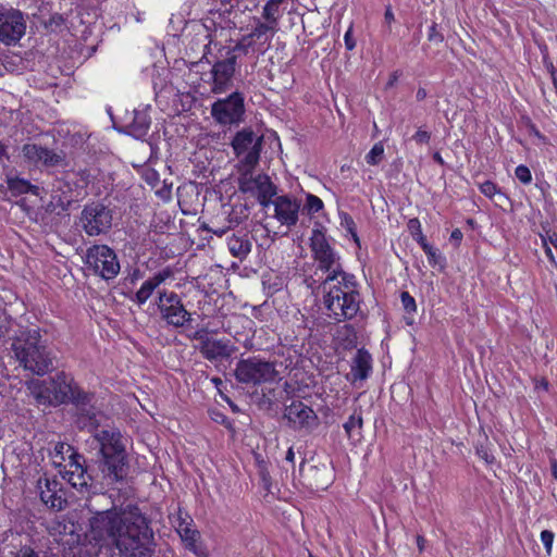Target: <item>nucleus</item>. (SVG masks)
Returning <instances> with one entry per match:
<instances>
[{"label":"nucleus","instance_id":"7","mask_svg":"<svg viewBox=\"0 0 557 557\" xmlns=\"http://www.w3.org/2000/svg\"><path fill=\"white\" fill-rule=\"evenodd\" d=\"M311 248L320 269L329 273L325 278L337 277L341 280L342 275H346L341 269L335 252L326 243L324 234L319 230H314L312 233Z\"/></svg>","mask_w":557,"mask_h":557},{"label":"nucleus","instance_id":"59","mask_svg":"<svg viewBox=\"0 0 557 557\" xmlns=\"http://www.w3.org/2000/svg\"><path fill=\"white\" fill-rule=\"evenodd\" d=\"M434 159H435L436 161H438L440 163H442V162H443V160H442V158H441V156H440L438 153H436V154L434 156Z\"/></svg>","mask_w":557,"mask_h":557},{"label":"nucleus","instance_id":"57","mask_svg":"<svg viewBox=\"0 0 557 557\" xmlns=\"http://www.w3.org/2000/svg\"><path fill=\"white\" fill-rule=\"evenodd\" d=\"M546 255L548 256L549 259L554 258L550 248L546 249Z\"/></svg>","mask_w":557,"mask_h":557},{"label":"nucleus","instance_id":"56","mask_svg":"<svg viewBox=\"0 0 557 557\" xmlns=\"http://www.w3.org/2000/svg\"><path fill=\"white\" fill-rule=\"evenodd\" d=\"M482 457L486 460V462H492V459H490L486 453L482 454Z\"/></svg>","mask_w":557,"mask_h":557},{"label":"nucleus","instance_id":"17","mask_svg":"<svg viewBox=\"0 0 557 557\" xmlns=\"http://www.w3.org/2000/svg\"><path fill=\"white\" fill-rule=\"evenodd\" d=\"M285 416L296 429H312L318 423L315 412L301 401L287 407Z\"/></svg>","mask_w":557,"mask_h":557},{"label":"nucleus","instance_id":"37","mask_svg":"<svg viewBox=\"0 0 557 557\" xmlns=\"http://www.w3.org/2000/svg\"><path fill=\"white\" fill-rule=\"evenodd\" d=\"M306 208L309 213H315L323 209V201L315 195L308 194L306 198Z\"/></svg>","mask_w":557,"mask_h":557},{"label":"nucleus","instance_id":"31","mask_svg":"<svg viewBox=\"0 0 557 557\" xmlns=\"http://www.w3.org/2000/svg\"><path fill=\"white\" fill-rule=\"evenodd\" d=\"M8 184L9 188L15 194L33 193L37 195L38 191V187L32 185L29 182L23 178H10Z\"/></svg>","mask_w":557,"mask_h":557},{"label":"nucleus","instance_id":"10","mask_svg":"<svg viewBox=\"0 0 557 557\" xmlns=\"http://www.w3.org/2000/svg\"><path fill=\"white\" fill-rule=\"evenodd\" d=\"M245 113L244 97L239 92H233L224 99L212 104L211 115L221 125L237 124Z\"/></svg>","mask_w":557,"mask_h":557},{"label":"nucleus","instance_id":"14","mask_svg":"<svg viewBox=\"0 0 557 557\" xmlns=\"http://www.w3.org/2000/svg\"><path fill=\"white\" fill-rule=\"evenodd\" d=\"M196 339L200 341L199 351L209 361L218 364L226 361L235 351L228 339H218L197 332Z\"/></svg>","mask_w":557,"mask_h":557},{"label":"nucleus","instance_id":"52","mask_svg":"<svg viewBox=\"0 0 557 557\" xmlns=\"http://www.w3.org/2000/svg\"><path fill=\"white\" fill-rule=\"evenodd\" d=\"M425 97V91L423 89L418 90L417 98L423 99Z\"/></svg>","mask_w":557,"mask_h":557},{"label":"nucleus","instance_id":"40","mask_svg":"<svg viewBox=\"0 0 557 557\" xmlns=\"http://www.w3.org/2000/svg\"><path fill=\"white\" fill-rule=\"evenodd\" d=\"M555 540V534L549 530H544L541 532V542L543 543L547 556H550L553 550V544Z\"/></svg>","mask_w":557,"mask_h":557},{"label":"nucleus","instance_id":"34","mask_svg":"<svg viewBox=\"0 0 557 557\" xmlns=\"http://www.w3.org/2000/svg\"><path fill=\"white\" fill-rule=\"evenodd\" d=\"M424 252L428 257V261L432 267H445V258L431 245H424Z\"/></svg>","mask_w":557,"mask_h":557},{"label":"nucleus","instance_id":"6","mask_svg":"<svg viewBox=\"0 0 557 557\" xmlns=\"http://www.w3.org/2000/svg\"><path fill=\"white\" fill-rule=\"evenodd\" d=\"M86 264L104 280L115 277L120 263L114 251L106 245H96L86 252Z\"/></svg>","mask_w":557,"mask_h":557},{"label":"nucleus","instance_id":"36","mask_svg":"<svg viewBox=\"0 0 557 557\" xmlns=\"http://www.w3.org/2000/svg\"><path fill=\"white\" fill-rule=\"evenodd\" d=\"M479 188L484 196L491 199H493L495 196H504L497 185L491 181H486L480 184Z\"/></svg>","mask_w":557,"mask_h":557},{"label":"nucleus","instance_id":"47","mask_svg":"<svg viewBox=\"0 0 557 557\" xmlns=\"http://www.w3.org/2000/svg\"><path fill=\"white\" fill-rule=\"evenodd\" d=\"M450 239L459 243L462 239V233L460 230L456 228L450 234Z\"/></svg>","mask_w":557,"mask_h":557},{"label":"nucleus","instance_id":"46","mask_svg":"<svg viewBox=\"0 0 557 557\" xmlns=\"http://www.w3.org/2000/svg\"><path fill=\"white\" fill-rule=\"evenodd\" d=\"M384 20L387 25H391L395 21V16L391 8L385 10Z\"/></svg>","mask_w":557,"mask_h":557},{"label":"nucleus","instance_id":"16","mask_svg":"<svg viewBox=\"0 0 557 557\" xmlns=\"http://www.w3.org/2000/svg\"><path fill=\"white\" fill-rule=\"evenodd\" d=\"M159 308L163 319L171 325L183 326L190 320V313L184 308L174 293H163L159 297Z\"/></svg>","mask_w":557,"mask_h":557},{"label":"nucleus","instance_id":"2","mask_svg":"<svg viewBox=\"0 0 557 557\" xmlns=\"http://www.w3.org/2000/svg\"><path fill=\"white\" fill-rule=\"evenodd\" d=\"M323 289V304L330 318L341 322L352 319L357 314L360 298L352 276L342 275L341 280L325 278Z\"/></svg>","mask_w":557,"mask_h":557},{"label":"nucleus","instance_id":"18","mask_svg":"<svg viewBox=\"0 0 557 557\" xmlns=\"http://www.w3.org/2000/svg\"><path fill=\"white\" fill-rule=\"evenodd\" d=\"M235 71V58L232 57L227 60L216 62L212 69L213 74V91L223 92L234 74Z\"/></svg>","mask_w":557,"mask_h":557},{"label":"nucleus","instance_id":"43","mask_svg":"<svg viewBox=\"0 0 557 557\" xmlns=\"http://www.w3.org/2000/svg\"><path fill=\"white\" fill-rule=\"evenodd\" d=\"M351 34H352V29H351V27H349V29L345 33V36H344L345 45L348 50H352L356 46V44L351 37Z\"/></svg>","mask_w":557,"mask_h":557},{"label":"nucleus","instance_id":"4","mask_svg":"<svg viewBox=\"0 0 557 557\" xmlns=\"http://www.w3.org/2000/svg\"><path fill=\"white\" fill-rule=\"evenodd\" d=\"M277 375L274 363L257 357L240 360L235 369L236 379L245 384L273 382Z\"/></svg>","mask_w":557,"mask_h":557},{"label":"nucleus","instance_id":"60","mask_svg":"<svg viewBox=\"0 0 557 557\" xmlns=\"http://www.w3.org/2000/svg\"><path fill=\"white\" fill-rule=\"evenodd\" d=\"M214 234L222 236L224 234L223 230L213 231Z\"/></svg>","mask_w":557,"mask_h":557},{"label":"nucleus","instance_id":"32","mask_svg":"<svg viewBox=\"0 0 557 557\" xmlns=\"http://www.w3.org/2000/svg\"><path fill=\"white\" fill-rule=\"evenodd\" d=\"M362 426V418L360 414H351L344 423V430L349 438L359 435V430Z\"/></svg>","mask_w":557,"mask_h":557},{"label":"nucleus","instance_id":"12","mask_svg":"<svg viewBox=\"0 0 557 557\" xmlns=\"http://www.w3.org/2000/svg\"><path fill=\"white\" fill-rule=\"evenodd\" d=\"M81 223L89 236L106 233L112 225L111 210L101 203L86 206L82 212Z\"/></svg>","mask_w":557,"mask_h":557},{"label":"nucleus","instance_id":"35","mask_svg":"<svg viewBox=\"0 0 557 557\" xmlns=\"http://www.w3.org/2000/svg\"><path fill=\"white\" fill-rule=\"evenodd\" d=\"M383 156L384 146L382 143H376L366 156L367 163L371 165H376L382 161Z\"/></svg>","mask_w":557,"mask_h":557},{"label":"nucleus","instance_id":"13","mask_svg":"<svg viewBox=\"0 0 557 557\" xmlns=\"http://www.w3.org/2000/svg\"><path fill=\"white\" fill-rule=\"evenodd\" d=\"M270 207L273 208L272 218H274L281 225L292 227L295 226L299 219L300 201L289 195L275 196Z\"/></svg>","mask_w":557,"mask_h":557},{"label":"nucleus","instance_id":"50","mask_svg":"<svg viewBox=\"0 0 557 557\" xmlns=\"http://www.w3.org/2000/svg\"><path fill=\"white\" fill-rule=\"evenodd\" d=\"M417 545L420 552L424 549V539L422 536L417 537Z\"/></svg>","mask_w":557,"mask_h":557},{"label":"nucleus","instance_id":"11","mask_svg":"<svg viewBox=\"0 0 557 557\" xmlns=\"http://www.w3.org/2000/svg\"><path fill=\"white\" fill-rule=\"evenodd\" d=\"M26 32V21L21 11L0 8V41L7 46L16 44Z\"/></svg>","mask_w":557,"mask_h":557},{"label":"nucleus","instance_id":"44","mask_svg":"<svg viewBox=\"0 0 557 557\" xmlns=\"http://www.w3.org/2000/svg\"><path fill=\"white\" fill-rule=\"evenodd\" d=\"M15 557H39V556L34 549H32L29 547H24L16 553Z\"/></svg>","mask_w":557,"mask_h":557},{"label":"nucleus","instance_id":"1","mask_svg":"<svg viewBox=\"0 0 557 557\" xmlns=\"http://www.w3.org/2000/svg\"><path fill=\"white\" fill-rule=\"evenodd\" d=\"M11 349L25 370L44 375L52 368L50 351L37 326L20 327L12 338Z\"/></svg>","mask_w":557,"mask_h":557},{"label":"nucleus","instance_id":"42","mask_svg":"<svg viewBox=\"0 0 557 557\" xmlns=\"http://www.w3.org/2000/svg\"><path fill=\"white\" fill-rule=\"evenodd\" d=\"M413 139L419 144H424L430 140V134L426 131L419 129L414 135Z\"/></svg>","mask_w":557,"mask_h":557},{"label":"nucleus","instance_id":"25","mask_svg":"<svg viewBox=\"0 0 557 557\" xmlns=\"http://www.w3.org/2000/svg\"><path fill=\"white\" fill-rule=\"evenodd\" d=\"M64 479L69 481L74 487H83L87 485V479L85 471L81 463V459H71L64 465V468L60 470Z\"/></svg>","mask_w":557,"mask_h":557},{"label":"nucleus","instance_id":"27","mask_svg":"<svg viewBox=\"0 0 557 557\" xmlns=\"http://www.w3.org/2000/svg\"><path fill=\"white\" fill-rule=\"evenodd\" d=\"M169 276L168 272H159L154 276L146 280L143 285L140 286L139 290L136 293V300L139 304H145L150 296L152 295L153 290L163 283Z\"/></svg>","mask_w":557,"mask_h":557},{"label":"nucleus","instance_id":"15","mask_svg":"<svg viewBox=\"0 0 557 557\" xmlns=\"http://www.w3.org/2000/svg\"><path fill=\"white\" fill-rule=\"evenodd\" d=\"M51 386L54 389V396L52 400L59 404H63L66 401L74 403H83L88 401V396L79 391L77 385L74 383V380L71 375L65 373H58L53 379H51Z\"/></svg>","mask_w":557,"mask_h":557},{"label":"nucleus","instance_id":"51","mask_svg":"<svg viewBox=\"0 0 557 557\" xmlns=\"http://www.w3.org/2000/svg\"><path fill=\"white\" fill-rule=\"evenodd\" d=\"M157 178V174L154 172H151L147 175V181L152 182Z\"/></svg>","mask_w":557,"mask_h":557},{"label":"nucleus","instance_id":"22","mask_svg":"<svg viewBox=\"0 0 557 557\" xmlns=\"http://www.w3.org/2000/svg\"><path fill=\"white\" fill-rule=\"evenodd\" d=\"M27 389L30 395L35 398L37 404L39 405H57L54 400H52L51 396H54V389L51 386L50 380H32L27 383Z\"/></svg>","mask_w":557,"mask_h":557},{"label":"nucleus","instance_id":"39","mask_svg":"<svg viewBox=\"0 0 557 557\" xmlns=\"http://www.w3.org/2000/svg\"><path fill=\"white\" fill-rule=\"evenodd\" d=\"M400 300H401V305H403L404 309L408 313L416 312V310H417L416 300H414V298L408 292H403L401 293Z\"/></svg>","mask_w":557,"mask_h":557},{"label":"nucleus","instance_id":"3","mask_svg":"<svg viewBox=\"0 0 557 557\" xmlns=\"http://www.w3.org/2000/svg\"><path fill=\"white\" fill-rule=\"evenodd\" d=\"M95 438L100 444L103 457L102 473L109 483L116 482L125 475V451L120 432L102 430Z\"/></svg>","mask_w":557,"mask_h":557},{"label":"nucleus","instance_id":"23","mask_svg":"<svg viewBox=\"0 0 557 557\" xmlns=\"http://www.w3.org/2000/svg\"><path fill=\"white\" fill-rule=\"evenodd\" d=\"M27 389L30 395L35 398L37 404L39 405H57L54 400H52L51 396H54V389L51 386L50 380H32L27 383Z\"/></svg>","mask_w":557,"mask_h":557},{"label":"nucleus","instance_id":"8","mask_svg":"<svg viewBox=\"0 0 557 557\" xmlns=\"http://www.w3.org/2000/svg\"><path fill=\"white\" fill-rule=\"evenodd\" d=\"M275 30L272 26L264 24L258 17H253V28L250 33L245 34L235 46L236 51L244 54L248 53H262L274 35Z\"/></svg>","mask_w":557,"mask_h":557},{"label":"nucleus","instance_id":"38","mask_svg":"<svg viewBox=\"0 0 557 557\" xmlns=\"http://www.w3.org/2000/svg\"><path fill=\"white\" fill-rule=\"evenodd\" d=\"M341 224L345 227V230L351 235L354 242L359 245V237L356 233V225L354 220L348 214H343L341 216Z\"/></svg>","mask_w":557,"mask_h":557},{"label":"nucleus","instance_id":"5","mask_svg":"<svg viewBox=\"0 0 557 557\" xmlns=\"http://www.w3.org/2000/svg\"><path fill=\"white\" fill-rule=\"evenodd\" d=\"M252 169H243L239 177V189L256 197L260 206L270 208L271 200L276 196L277 188L265 174H253Z\"/></svg>","mask_w":557,"mask_h":557},{"label":"nucleus","instance_id":"48","mask_svg":"<svg viewBox=\"0 0 557 557\" xmlns=\"http://www.w3.org/2000/svg\"><path fill=\"white\" fill-rule=\"evenodd\" d=\"M417 242L420 244V246L422 247L423 250H424V245H430L421 232H419V234H418Z\"/></svg>","mask_w":557,"mask_h":557},{"label":"nucleus","instance_id":"33","mask_svg":"<svg viewBox=\"0 0 557 557\" xmlns=\"http://www.w3.org/2000/svg\"><path fill=\"white\" fill-rule=\"evenodd\" d=\"M77 423L81 429H87L88 431H94L98 428L100 422L95 412L87 411L86 413L79 414Z\"/></svg>","mask_w":557,"mask_h":557},{"label":"nucleus","instance_id":"45","mask_svg":"<svg viewBox=\"0 0 557 557\" xmlns=\"http://www.w3.org/2000/svg\"><path fill=\"white\" fill-rule=\"evenodd\" d=\"M9 321L3 313L0 312V338L8 333Z\"/></svg>","mask_w":557,"mask_h":557},{"label":"nucleus","instance_id":"9","mask_svg":"<svg viewBox=\"0 0 557 557\" xmlns=\"http://www.w3.org/2000/svg\"><path fill=\"white\" fill-rule=\"evenodd\" d=\"M232 146L237 157L242 158V170L253 169L259 161L261 137L250 129H243L236 134Z\"/></svg>","mask_w":557,"mask_h":557},{"label":"nucleus","instance_id":"61","mask_svg":"<svg viewBox=\"0 0 557 557\" xmlns=\"http://www.w3.org/2000/svg\"><path fill=\"white\" fill-rule=\"evenodd\" d=\"M4 153V147L2 146V144L0 143V157Z\"/></svg>","mask_w":557,"mask_h":557},{"label":"nucleus","instance_id":"26","mask_svg":"<svg viewBox=\"0 0 557 557\" xmlns=\"http://www.w3.org/2000/svg\"><path fill=\"white\" fill-rule=\"evenodd\" d=\"M150 122V116L146 110H135L133 122L127 125V133L135 138H143L148 133Z\"/></svg>","mask_w":557,"mask_h":557},{"label":"nucleus","instance_id":"53","mask_svg":"<svg viewBox=\"0 0 557 557\" xmlns=\"http://www.w3.org/2000/svg\"><path fill=\"white\" fill-rule=\"evenodd\" d=\"M212 382L214 383V385L218 387L220 384H222V380L221 379H218V377H213L212 379Z\"/></svg>","mask_w":557,"mask_h":557},{"label":"nucleus","instance_id":"29","mask_svg":"<svg viewBox=\"0 0 557 557\" xmlns=\"http://www.w3.org/2000/svg\"><path fill=\"white\" fill-rule=\"evenodd\" d=\"M227 246L231 253L239 259L245 258L251 250V244L249 240L237 236L230 237Z\"/></svg>","mask_w":557,"mask_h":557},{"label":"nucleus","instance_id":"54","mask_svg":"<svg viewBox=\"0 0 557 557\" xmlns=\"http://www.w3.org/2000/svg\"><path fill=\"white\" fill-rule=\"evenodd\" d=\"M409 224H417V226L420 227V222L417 219L410 220Z\"/></svg>","mask_w":557,"mask_h":557},{"label":"nucleus","instance_id":"19","mask_svg":"<svg viewBox=\"0 0 557 557\" xmlns=\"http://www.w3.org/2000/svg\"><path fill=\"white\" fill-rule=\"evenodd\" d=\"M38 488L40 491L41 500L52 509H62L64 499L61 494V488L57 481L49 479H40L38 481Z\"/></svg>","mask_w":557,"mask_h":557},{"label":"nucleus","instance_id":"20","mask_svg":"<svg viewBox=\"0 0 557 557\" xmlns=\"http://www.w3.org/2000/svg\"><path fill=\"white\" fill-rule=\"evenodd\" d=\"M177 532L182 541L185 543L186 548H188L198 557L208 556V549L199 541L200 535L197 530L193 529L188 523H181L177 528Z\"/></svg>","mask_w":557,"mask_h":557},{"label":"nucleus","instance_id":"58","mask_svg":"<svg viewBox=\"0 0 557 557\" xmlns=\"http://www.w3.org/2000/svg\"><path fill=\"white\" fill-rule=\"evenodd\" d=\"M327 484H329V482H326L325 484H323V483H321V484H320V483H317V487H318V488H324V487H326V486H327Z\"/></svg>","mask_w":557,"mask_h":557},{"label":"nucleus","instance_id":"24","mask_svg":"<svg viewBox=\"0 0 557 557\" xmlns=\"http://www.w3.org/2000/svg\"><path fill=\"white\" fill-rule=\"evenodd\" d=\"M23 154L35 164L54 165L59 163L58 156L51 150L35 144H27L23 147Z\"/></svg>","mask_w":557,"mask_h":557},{"label":"nucleus","instance_id":"30","mask_svg":"<svg viewBox=\"0 0 557 557\" xmlns=\"http://www.w3.org/2000/svg\"><path fill=\"white\" fill-rule=\"evenodd\" d=\"M283 0H269L263 7L262 17L265 20L264 24L272 26V29L276 32L277 18H278V7Z\"/></svg>","mask_w":557,"mask_h":557},{"label":"nucleus","instance_id":"41","mask_svg":"<svg viewBox=\"0 0 557 557\" xmlns=\"http://www.w3.org/2000/svg\"><path fill=\"white\" fill-rule=\"evenodd\" d=\"M515 175L522 184H530L532 181L531 171L525 165H518L515 170Z\"/></svg>","mask_w":557,"mask_h":557},{"label":"nucleus","instance_id":"55","mask_svg":"<svg viewBox=\"0 0 557 557\" xmlns=\"http://www.w3.org/2000/svg\"><path fill=\"white\" fill-rule=\"evenodd\" d=\"M549 242L552 245H554L555 247H557V237L553 238V237H549Z\"/></svg>","mask_w":557,"mask_h":557},{"label":"nucleus","instance_id":"49","mask_svg":"<svg viewBox=\"0 0 557 557\" xmlns=\"http://www.w3.org/2000/svg\"><path fill=\"white\" fill-rule=\"evenodd\" d=\"M286 460L292 463L295 461V454H294L293 447H289V449L287 450Z\"/></svg>","mask_w":557,"mask_h":557},{"label":"nucleus","instance_id":"28","mask_svg":"<svg viewBox=\"0 0 557 557\" xmlns=\"http://www.w3.org/2000/svg\"><path fill=\"white\" fill-rule=\"evenodd\" d=\"M71 445L65 443H58L52 451V461L59 468H64V465L71 459H81Z\"/></svg>","mask_w":557,"mask_h":557},{"label":"nucleus","instance_id":"21","mask_svg":"<svg viewBox=\"0 0 557 557\" xmlns=\"http://www.w3.org/2000/svg\"><path fill=\"white\" fill-rule=\"evenodd\" d=\"M372 371V358L370 354L363 349H359L351 360L350 379L355 381L366 380Z\"/></svg>","mask_w":557,"mask_h":557}]
</instances>
